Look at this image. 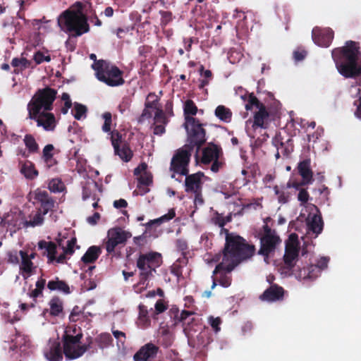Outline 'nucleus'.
I'll use <instances>...</instances> for the list:
<instances>
[{"label": "nucleus", "instance_id": "338daca9", "mask_svg": "<svg viewBox=\"0 0 361 361\" xmlns=\"http://www.w3.org/2000/svg\"><path fill=\"white\" fill-rule=\"evenodd\" d=\"M329 261V257H322L317 261V263L315 265L318 266V268L319 269V271H321L322 270H323L327 267Z\"/></svg>", "mask_w": 361, "mask_h": 361}, {"label": "nucleus", "instance_id": "c9c22d12", "mask_svg": "<svg viewBox=\"0 0 361 361\" xmlns=\"http://www.w3.org/2000/svg\"><path fill=\"white\" fill-rule=\"evenodd\" d=\"M215 116L221 121L229 123L232 118V111L224 105H219L214 111Z\"/></svg>", "mask_w": 361, "mask_h": 361}, {"label": "nucleus", "instance_id": "37998d69", "mask_svg": "<svg viewBox=\"0 0 361 361\" xmlns=\"http://www.w3.org/2000/svg\"><path fill=\"white\" fill-rule=\"evenodd\" d=\"M87 111V109L85 105L77 102L74 104L73 109L71 111L74 118L78 121L86 116Z\"/></svg>", "mask_w": 361, "mask_h": 361}, {"label": "nucleus", "instance_id": "4c0bfd02", "mask_svg": "<svg viewBox=\"0 0 361 361\" xmlns=\"http://www.w3.org/2000/svg\"><path fill=\"white\" fill-rule=\"evenodd\" d=\"M26 178L32 180L38 176V171L35 169V164L31 161L25 163L20 170Z\"/></svg>", "mask_w": 361, "mask_h": 361}, {"label": "nucleus", "instance_id": "6e6d98bb", "mask_svg": "<svg viewBox=\"0 0 361 361\" xmlns=\"http://www.w3.org/2000/svg\"><path fill=\"white\" fill-rule=\"evenodd\" d=\"M155 97V99L152 101V102H149V101H147L145 104V107H146V109H155L157 111V109H159V107H157V104L159 102V98L155 94L154 92H150L149 93V94L147 95V99L149 98V97Z\"/></svg>", "mask_w": 361, "mask_h": 361}, {"label": "nucleus", "instance_id": "1a4fd4ad", "mask_svg": "<svg viewBox=\"0 0 361 361\" xmlns=\"http://www.w3.org/2000/svg\"><path fill=\"white\" fill-rule=\"evenodd\" d=\"M223 156L224 152L219 145L209 142L202 149L201 163L204 165L211 164V171L217 173L224 164Z\"/></svg>", "mask_w": 361, "mask_h": 361}, {"label": "nucleus", "instance_id": "dca6fc26", "mask_svg": "<svg viewBox=\"0 0 361 361\" xmlns=\"http://www.w3.org/2000/svg\"><path fill=\"white\" fill-rule=\"evenodd\" d=\"M281 240L276 234L274 235H263L260 238V248L258 254L268 258L269 255L274 252L277 246L280 245Z\"/></svg>", "mask_w": 361, "mask_h": 361}, {"label": "nucleus", "instance_id": "864d4df0", "mask_svg": "<svg viewBox=\"0 0 361 361\" xmlns=\"http://www.w3.org/2000/svg\"><path fill=\"white\" fill-rule=\"evenodd\" d=\"M312 183V182H307V180L302 179L301 181H291L289 180L286 184V188H295L297 190L302 189V187Z\"/></svg>", "mask_w": 361, "mask_h": 361}, {"label": "nucleus", "instance_id": "f704fd0d", "mask_svg": "<svg viewBox=\"0 0 361 361\" xmlns=\"http://www.w3.org/2000/svg\"><path fill=\"white\" fill-rule=\"evenodd\" d=\"M28 296L32 299V302L27 303L23 302L20 305L22 311H27L30 308L35 307L37 299L39 297H43V292L39 289L35 288L27 293Z\"/></svg>", "mask_w": 361, "mask_h": 361}, {"label": "nucleus", "instance_id": "2eb2a0df", "mask_svg": "<svg viewBox=\"0 0 361 361\" xmlns=\"http://www.w3.org/2000/svg\"><path fill=\"white\" fill-rule=\"evenodd\" d=\"M173 319L174 325L181 324L186 335L189 334L191 331H195L194 327L199 322V320L195 317V313L188 310H183L180 314L178 311H176Z\"/></svg>", "mask_w": 361, "mask_h": 361}, {"label": "nucleus", "instance_id": "69168bd1", "mask_svg": "<svg viewBox=\"0 0 361 361\" xmlns=\"http://www.w3.org/2000/svg\"><path fill=\"white\" fill-rule=\"evenodd\" d=\"M307 56V51L304 49H298L293 52V58L295 61H300L303 60Z\"/></svg>", "mask_w": 361, "mask_h": 361}, {"label": "nucleus", "instance_id": "052dcab7", "mask_svg": "<svg viewBox=\"0 0 361 361\" xmlns=\"http://www.w3.org/2000/svg\"><path fill=\"white\" fill-rule=\"evenodd\" d=\"M154 307L156 314H160L167 309V305L163 300L160 299L157 301Z\"/></svg>", "mask_w": 361, "mask_h": 361}, {"label": "nucleus", "instance_id": "f3484780", "mask_svg": "<svg viewBox=\"0 0 361 361\" xmlns=\"http://www.w3.org/2000/svg\"><path fill=\"white\" fill-rule=\"evenodd\" d=\"M298 255L299 247L297 243H289L286 245L285 254L283 255V269H286V273H293Z\"/></svg>", "mask_w": 361, "mask_h": 361}, {"label": "nucleus", "instance_id": "412c9836", "mask_svg": "<svg viewBox=\"0 0 361 361\" xmlns=\"http://www.w3.org/2000/svg\"><path fill=\"white\" fill-rule=\"evenodd\" d=\"M204 176L203 172L198 171L195 173L186 175L185 179V191L188 193H197L202 191V178Z\"/></svg>", "mask_w": 361, "mask_h": 361}, {"label": "nucleus", "instance_id": "a18cd8bd", "mask_svg": "<svg viewBox=\"0 0 361 361\" xmlns=\"http://www.w3.org/2000/svg\"><path fill=\"white\" fill-rule=\"evenodd\" d=\"M49 190L54 193L61 192L65 189V185L60 178H52L48 184Z\"/></svg>", "mask_w": 361, "mask_h": 361}, {"label": "nucleus", "instance_id": "bf43d9fd", "mask_svg": "<svg viewBox=\"0 0 361 361\" xmlns=\"http://www.w3.org/2000/svg\"><path fill=\"white\" fill-rule=\"evenodd\" d=\"M310 195L306 189H301L299 191L298 195V200L301 202L302 204H304L307 202L309 200Z\"/></svg>", "mask_w": 361, "mask_h": 361}, {"label": "nucleus", "instance_id": "473e14b6", "mask_svg": "<svg viewBox=\"0 0 361 361\" xmlns=\"http://www.w3.org/2000/svg\"><path fill=\"white\" fill-rule=\"evenodd\" d=\"M320 272L321 271H319L318 266H316L315 264H310L307 267L299 269L298 276L303 279H314L319 276Z\"/></svg>", "mask_w": 361, "mask_h": 361}, {"label": "nucleus", "instance_id": "cd10ccee", "mask_svg": "<svg viewBox=\"0 0 361 361\" xmlns=\"http://www.w3.org/2000/svg\"><path fill=\"white\" fill-rule=\"evenodd\" d=\"M37 246L39 250H45L44 255L47 257L49 263L54 262L57 252L56 243L52 241L42 240L38 242Z\"/></svg>", "mask_w": 361, "mask_h": 361}, {"label": "nucleus", "instance_id": "603ef678", "mask_svg": "<svg viewBox=\"0 0 361 361\" xmlns=\"http://www.w3.org/2000/svg\"><path fill=\"white\" fill-rule=\"evenodd\" d=\"M154 119L155 123L164 125H166L169 122L168 118L161 109H157Z\"/></svg>", "mask_w": 361, "mask_h": 361}, {"label": "nucleus", "instance_id": "3c124183", "mask_svg": "<svg viewBox=\"0 0 361 361\" xmlns=\"http://www.w3.org/2000/svg\"><path fill=\"white\" fill-rule=\"evenodd\" d=\"M152 183V178L147 173H144L138 178L137 189H140L142 185L149 186Z\"/></svg>", "mask_w": 361, "mask_h": 361}, {"label": "nucleus", "instance_id": "f257e3e1", "mask_svg": "<svg viewBox=\"0 0 361 361\" xmlns=\"http://www.w3.org/2000/svg\"><path fill=\"white\" fill-rule=\"evenodd\" d=\"M331 56L341 75L345 78L361 77V66L358 64L361 57L359 42L353 40L346 41L344 46L334 49Z\"/></svg>", "mask_w": 361, "mask_h": 361}, {"label": "nucleus", "instance_id": "0eeeda50", "mask_svg": "<svg viewBox=\"0 0 361 361\" xmlns=\"http://www.w3.org/2000/svg\"><path fill=\"white\" fill-rule=\"evenodd\" d=\"M184 128L187 132V142L185 145H189L190 149L196 148L197 154L201 147L206 142V130L203 124L196 118H188L187 123H184Z\"/></svg>", "mask_w": 361, "mask_h": 361}, {"label": "nucleus", "instance_id": "423d86ee", "mask_svg": "<svg viewBox=\"0 0 361 361\" xmlns=\"http://www.w3.org/2000/svg\"><path fill=\"white\" fill-rule=\"evenodd\" d=\"M97 79L109 86L116 87L124 84L123 72L116 66L104 60H99L92 65Z\"/></svg>", "mask_w": 361, "mask_h": 361}, {"label": "nucleus", "instance_id": "8fccbe9b", "mask_svg": "<svg viewBox=\"0 0 361 361\" xmlns=\"http://www.w3.org/2000/svg\"><path fill=\"white\" fill-rule=\"evenodd\" d=\"M62 239H60L58 241L59 245L62 246L63 250L65 251V254H68V255H71L74 252V246L76 243V238H73L71 240L67 241V245L66 246L62 245Z\"/></svg>", "mask_w": 361, "mask_h": 361}, {"label": "nucleus", "instance_id": "e433bc0d", "mask_svg": "<svg viewBox=\"0 0 361 361\" xmlns=\"http://www.w3.org/2000/svg\"><path fill=\"white\" fill-rule=\"evenodd\" d=\"M198 111L197 106L191 99H187L184 103L183 114L185 123H187L188 118H194Z\"/></svg>", "mask_w": 361, "mask_h": 361}, {"label": "nucleus", "instance_id": "4d7b16f0", "mask_svg": "<svg viewBox=\"0 0 361 361\" xmlns=\"http://www.w3.org/2000/svg\"><path fill=\"white\" fill-rule=\"evenodd\" d=\"M7 262L10 264H17L19 263L18 252L16 250L8 251L6 254Z\"/></svg>", "mask_w": 361, "mask_h": 361}, {"label": "nucleus", "instance_id": "6ab92c4d", "mask_svg": "<svg viewBox=\"0 0 361 361\" xmlns=\"http://www.w3.org/2000/svg\"><path fill=\"white\" fill-rule=\"evenodd\" d=\"M312 37L314 42L317 45L328 47L334 39V31L329 27L320 28L316 27L312 30Z\"/></svg>", "mask_w": 361, "mask_h": 361}, {"label": "nucleus", "instance_id": "7c9ffc66", "mask_svg": "<svg viewBox=\"0 0 361 361\" xmlns=\"http://www.w3.org/2000/svg\"><path fill=\"white\" fill-rule=\"evenodd\" d=\"M44 355L49 361H62L63 353L60 343H52L49 351L45 353Z\"/></svg>", "mask_w": 361, "mask_h": 361}, {"label": "nucleus", "instance_id": "0e129e2a", "mask_svg": "<svg viewBox=\"0 0 361 361\" xmlns=\"http://www.w3.org/2000/svg\"><path fill=\"white\" fill-rule=\"evenodd\" d=\"M93 341V338L91 336H88L87 338V343L82 345V347L86 348V351L90 350V353L92 354L97 352V349L96 348H93L92 346Z\"/></svg>", "mask_w": 361, "mask_h": 361}, {"label": "nucleus", "instance_id": "f03ea898", "mask_svg": "<svg viewBox=\"0 0 361 361\" xmlns=\"http://www.w3.org/2000/svg\"><path fill=\"white\" fill-rule=\"evenodd\" d=\"M222 260L228 264V270L233 271L242 262L251 258L255 252L254 245L249 244L245 238L237 235H229L222 250Z\"/></svg>", "mask_w": 361, "mask_h": 361}, {"label": "nucleus", "instance_id": "13d9d810", "mask_svg": "<svg viewBox=\"0 0 361 361\" xmlns=\"http://www.w3.org/2000/svg\"><path fill=\"white\" fill-rule=\"evenodd\" d=\"M262 204L257 200L254 199L252 202L250 203H246L243 204L242 209L243 210H248L253 209L255 210L257 209L258 208H262Z\"/></svg>", "mask_w": 361, "mask_h": 361}, {"label": "nucleus", "instance_id": "393cba45", "mask_svg": "<svg viewBox=\"0 0 361 361\" xmlns=\"http://www.w3.org/2000/svg\"><path fill=\"white\" fill-rule=\"evenodd\" d=\"M19 255L21 257V262L19 266L20 272L23 279L26 280L35 273L37 267L32 260L27 257L26 251L20 250Z\"/></svg>", "mask_w": 361, "mask_h": 361}, {"label": "nucleus", "instance_id": "f8f14e48", "mask_svg": "<svg viewBox=\"0 0 361 361\" xmlns=\"http://www.w3.org/2000/svg\"><path fill=\"white\" fill-rule=\"evenodd\" d=\"M131 236L130 232L125 231L121 227L116 226L110 228L104 243L107 254L114 253L116 247L120 245H124Z\"/></svg>", "mask_w": 361, "mask_h": 361}, {"label": "nucleus", "instance_id": "9d476101", "mask_svg": "<svg viewBox=\"0 0 361 361\" xmlns=\"http://www.w3.org/2000/svg\"><path fill=\"white\" fill-rule=\"evenodd\" d=\"M253 106H255L258 111L254 114L252 127L254 128H267L270 122V113L267 111L266 106L260 102L253 93H251L249 94L245 109L251 110Z\"/></svg>", "mask_w": 361, "mask_h": 361}, {"label": "nucleus", "instance_id": "4468645a", "mask_svg": "<svg viewBox=\"0 0 361 361\" xmlns=\"http://www.w3.org/2000/svg\"><path fill=\"white\" fill-rule=\"evenodd\" d=\"M228 264L223 260L216 266L212 276V289H214L218 283L224 288L231 286L232 278L230 274L232 271H228Z\"/></svg>", "mask_w": 361, "mask_h": 361}, {"label": "nucleus", "instance_id": "a211bd4d", "mask_svg": "<svg viewBox=\"0 0 361 361\" xmlns=\"http://www.w3.org/2000/svg\"><path fill=\"white\" fill-rule=\"evenodd\" d=\"M27 118L35 121L38 127H42L46 131H52L56 127L55 116L50 111H42L36 114L35 117H32L31 114H28Z\"/></svg>", "mask_w": 361, "mask_h": 361}, {"label": "nucleus", "instance_id": "7ed1b4c3", "mask_svg": "<svg viewBox=\"0 0 361 361\" xmlns=\"http://www.w3.org/2000/svg\"><path fill=\"white\" fill-rule=\"evenodd\" d=\"M78 10H66L63 11L59 18V23L67 32L73 37H79L90 30L87 17L82 13V4L78 1L75 4Z\"/></svg>", "mask_w": 361, "mask_h": 361}, {"label": "nucleus", "instance_id": "58836bf2", "mask_svg": "<svg viewBox=\"0 0 361 361\" xmlns=\"http://www.w3.org/2000/svg\"><path fill=\"white\" fill-rule=\"evenodd\" d=\"M94 342L100 349H104L112 345L113 338L110 334L102 333L95 337Z\"/></svg>", "mask_w": 361, "mask_h": 361}, {"label": "nucleus", "instance_id": "c03bdc74", "mask_svg": "<svg viewBox=\"0 0 361 361\" xmlns=\"http://www.w3.org/2000/svg\"><path fill=\"white\" fill-rule=\"evenodd\" d=\"M175 216H176V212H175L174 209H171L169 210L167 214L163 215L162 216H161L158 219L151 220L149 222L147 223V226H151L152 225L155 224L159 225L164 222H166V221L171 220L172 219H173L175 217Z\"/></svg>", "mask_w": 361, "mask_h": 361}, {"label": "nucleus", "instance_id": "ea45409f", "mask_svg": "<svg viewBox=\"0 0 361 361\" xmlns=\"http://www.w3.org/2000/svg\"><path fill=\"white\" fill-rule=\"evenodd\" d=\"M286 187L279 188L278 185L274 187L275 195H277V199L279 203L286 204L289 202L290 198V193L287 191Z\"/></svg>", "mask_w": 361, "mask_h": 361}, {"label": "nucleus", "instance_id": "79ce46f5", "mask_svg": "<svg viewBox=\"0 0 361 361\" xmlns=\"http://www.w3.org/2000/svg\"><path fill=\"white\" fill-rule=\"evenodd\" d=\"M25 147L27 148L29 152L36 153L39 150V145L37 143L33 135L27 134L23 139Z\"/></svg>", "mask_w": 361, "mask_h": 361}, {"label": "nucleus", "instance_id": "5fc2aeb1", "mask_svg": "<svg viewBox=\"0 0 361 361\" xmlns=\"http://www.w3.org/2000/svg\"><path fill=\"white\" fill-rule=\"evenodd\" d=\"M161 25L166 26L173 20V14L171 11H160Z\"/></svg>", "mask_w": 361, "mask_h": 361}, {"label": "nucleus", "instance_id": "09e8293b", "mask_svg": "<svg viewBox=\"0 0 361 361\" xmlns=\"http://www.w3.org/2000/svg\"><path fill=\"white\" fill-rule=\"evenodd\" d=\"M102 117L104 121V124L102 127V130L105 133L110 132V133H111L112 132V131H111V123H112L111 114L109 111L104 112L102 114Z\"/></svg>", "mask_w": 361, "mask_h": 361}, {"label": "nucleus", "instance_id": "ddd939ff", "mask_svg": "<svg viewBox=\"0 0 361 361\" xmlns=\"http://www.w3.org/2000/svg\"><path fill=\"white\" fill-rule=\"evenodd\" d=\"M110 139L115 154L125 162L130 161L133 154L129 145L126 142H123L122 135L118 130H112Z\"/></svg>", "mask_w": 361, "mask_h": 361}, {"label": "nucleus", "instance_id": "2f4dec72", "mask_svg": "<svg viewBox=\"0 0 361 361\" xmlns=\"http://www.w3.org/2000/svg\"><path fill=\"white\" fill-rule=\"evenodd\" d=\"M102 253V249L97 245L90 246L81 258V261L85 264L94 263L99 258Z\"/></svg>", "mask_w": 361, "mask_h": 361}, {"label": "nucleus", "instance_id": "5701e85b", "mask_svg": "<svg viewBox=\"0 0 361 361\" xmlns=\"http://www.w3.org/2000/svg\"><path fill=\"white\" fill-rule=\"evenodd\" d=\"M54 147L53 145L48 144L45 145L42 150V159L44 161L46 170L57 172L59 162L54 157Z\"/></svg>", "mask_w": 361, "mask_h": 361}, {"label": "nucleus", "instance_id": "49530a36", "mask_svg": "<svg viewBox=\"0 0 361 361\" xmlns=\"http://www.w3.org/2000/svg\"><path fill=\"white\" fill-rule=\"evenodd\" d=\"M44 214L37 212V213L35 214L33 219L30 221H25L23 224L24 227L28 228V227H35L37 226H40L44 222Z\"/></svg>", "mask_w": 361, "mask_h": 361}, {"label": "nucleus", "instance_id": "4be33fe9", "mask_svg": "<svg viewBox=\"0 0 361 361\" xmlns=\"http://www.w3.org/2000/svg\"><path fill=\"white\" fill-rule=\"evenodd\" d=\"M35 200L40 204L37 212L44 215H46L49 211H51L54 207V200L45 190H36Z\"/></svg>", "mask_w": 361, "mask_h": 361}, {"label": "nucleus", "instance_id": "aec40b11", "mask_svg": "<svg viewBox=\"0 0 361 361\" xmlns=\"http://www.w3.org/2000/svg\"><path fill=\"white\" fill-rule=\"evenodd\" d=\"M271 143L276 150L281 151V154L284 157H288L293 152L294 145L292 138H284L281 133H276L275 136L271 140Z\"/></svg>", "mask_w": 361, "mask_h": 361}, {"label": "nucleus", "instance_id": "a878e982", "mask_svg": "<svg viewBox=\"0 0 361 361\" xmlns=\"http://www.w3.org/2000/svg\"><path fill=\"white\" fill-rule=\"evenodd\" d=\"M159 351V347L156 345L148 343L134 355V361H148L156 357Z\"/></svg>", "mask_w": 361, "mask_h": 361}, {"label": "nucleus", "instance_id": "e2e57ef3", "mask_svg": "<svg viewBox=\"0 0 361 361\" xmlns=\"http://www.w3.org/2000/svg\"><path fill=\"white\" fill-rule=\"evenodd\" d=\"M212 220L216 225H218L221 228L224 227V226L226 224L225 217L218 213L216 214V216L212 219Z\"/></svg>", "mask_w": 361, "mask_h": 361}, {"label": "nucleus", "instance_id": "c85d7f7f", "mask_svg": "<svg viewBox=\"0 0 361 361\" xmlns=\"http://www.w3.org/2000/svg\"><path fill=\"white\" fill-rule=\"evenodd\" d=\"M311 161L310 159H304L298 163V171L302 178L307 182H313V173L310 167Z\"/></svg>", "mask_w": 361, "mask_h": 361}, {"label": "nucleus", "instance_id": "774afa93", "mask_svg": "<svg viewBox=\"0 0 361 361\" xmlns=\"http://www.w3.org/2000/svg\"><path fill=\"white\" fill-rule=\"evenodd\" d=\"M101 216L99 212H94L92 216H88L87 218V221L89 224L92 226H94L97 224Z\"/></svg>", "mask_w": 361, "mask_h": 361}, {"label": "nucleus", "instance_id": "39448f33", "mask_svg": "<svg viewBox=\"0 0 361 361\" xmlns=\"http://www.w3.org/2000/svg\"><path fill=\"white\" fill-rule=\"evenodd\" d=\"M57 91L49 87L39 89L28 102L27 109L28 114L32 117L42 111H51L53 104L56 98Z\"/></svg>", "mask_w": 361, "mask_h": 361}, {"label": "nucleus", "instance_id": "72a5a7b5", "mask_svg": "<svg viewBox=\"0 0 361 361\" xmlns=\"http://www.w3.org/2000/svg\"><path fill=\"white\" fill-rule=\"evenodd\" d=\"M50 314L54 317H60L63 314V306L62 300L58 297H53L49 302Z\"/></svg>", "mask_w": 361, "mask_h": 361}, {"label": "nucleus", "instance_id": "de8ad7c7", "mask_svg": "<svg viewBox=\"0 0 361 361\" xmlns=\"http://www.w3.org/2000/svg\"><path fill=\"white\" fill-rule=\"evenodd\" d=\"M12 66L19 68L20 71H23L31 66V61L25 58H14L11 61Z\"/></svg>", "mask_w": 361, "mask_h": 361}, {"label": "nucleus", "instance_id": "20e7f679", "mask_svg": "<svg viewBox=\"0 0 361 361\" xmlns=\"http://www.w3.org/2000/svg\"><path fill=\"white\" fill-rule=\"evenodd\" d=\"M162 264L161 255L157 252L140 253L136 266L140 271L139 282L142 286H147L148 281L154 277L157 268Z\"/></svg>", "mask_w": 361, "mask_h": 361}, {"label": "nucleus", "instance_id": "bb28decb", "mask_svg": "<svg viewBox=\"0 0 361 361\" xmlns=\"http://www.w3.org/2000/svg\"><path fill=\"white\" fill-rule=\"evenodd\" d=\"M307 226L308 232H312L315 234V237H317L320 234L324 228V222L320 214L309 215L307 219Z\"/></svg>", "mask_w": 361, "mask_h": 361}, {"label": "nucleus", "instance_id": "6e6552de", "mask_svg": "<svg viewBox=\"0 0 361 361\" xmlns=\"http://www.w3.org/2000/svg\"><path fill=\"white\" fill-rule=\"evenodd\" d=\"M192 152L189 145H183L175 152L170 164V171L173 172L172 178H175V173L188 175Z\"/></svg>", "mask_w": 361, "mask_h": 361}, {"label": "nucleus", "instance_id": "b1692460", "mask_svg": "<svg viewBox=\"0 0 361 361\" xmlns=\"http://www.w3.org/2000/svg\"><path fill=\"white\" fill-rule=\"evenodd\" d=\"M285 290L278 284H272L267 288L260 295L259 298L263 301L276 302L283 300Z\"/></svg>", "mask_w": 361, "mask_h": 361}, {"label": "nucleus", "instance_id": "c756f323", "mask_svg": "<svg viewBox=\"0 0 361 361\" xmlns=\"http://www.w3.org/2000/svg\"><path fill=\"white\" fill-rule=\"evenodd\" d=\"M47 288L51 291H59L64 294L71 293L68 284L66 281L60 280L59 277H55V279L49 281Z\"/></svg>", "mask_w": 361, "mask_h": 361}, {"label": "nucleus", "instance_id": "9b49d317", "mask_svg": "<svg viewBox=\"0 0 361 361\" xmlns=\"http://www.w3.org/2000/svg\"><path fill=\"white\" fill-rule=\"evenodd\" d=\"M82 336L81 332L76 335H71L66 332L63 336V352L68 360L77 359L86 352V348L80 345Z\"/></svg>", "mask_w": 361, "mask_h": 361}, {"label": "nucleus", "instance_id": "a19ab883", "mask_svg": "<svg viewBox=\"0 0 361 361\" xmlns=\"http://www.w3.org/2000/svg\"><path fill=\"white\" fill-rule=\"evenodd\" d=\"M139 317L138 322L142 327H147L150 325V319L148 316V310L147 306L143 304H140L138 306Z\"/></svg>", "mask_w": 361, "mask_h": 361}, {"label": "nucleus", "instance_id": "680f3d73", "mask_svg": "<svg viewBox=\"0 0 361 361\" xmlns=\"http://www.w3.org/2000/svg\"><path fill=\"white\" fill-rule=\"evenodd\" d=\"M221 323V320L219 317L214 318V317H211L209 318V324L216 332H218L219 331H220Z\"/></svg>", "mask_w": 361, "mask_h": 361}]
</instances>
